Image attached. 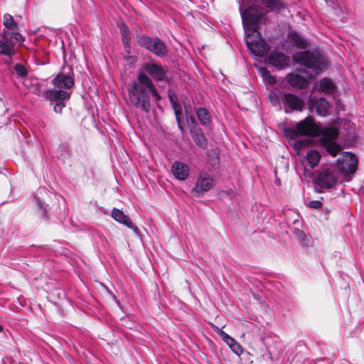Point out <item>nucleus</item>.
Instances as JSON below:
<instances>
[{
	"mask_svg": "<svg viewBox=\"0 0 364 364\" xmlns=\"http://www.w3.org/2000/svg\"><path fill=\"white\" fill-rule=\"evenodd\" d=\"M285 136L289 139H296L301 135L317 136L321 145L332 156H336L341 151V147L336 141L338 131L336 127H318L310 117L298 122L294 128L284 129Z\"/></svg>",
	"mask_w": 364,
	"mask_h": 364,
	"instance_id": "nucleus-1",
	"label": "nucleus"
},
{
	"mask_svg": "<svg viewBox=\"0 0 364 364\" xmlns=\"http://www.w3.org/2000/svg\"><path fill=\"white\" fill-rule=\"evenodd\" d=\"M129 102L144 112L151 109V96L159 102L161 97L152 80L145 73H140L137 80L129 83L128 87Z\"/></svg>",
	"mask_w": 364,
	"mask_h": 364,
	"instance_id": "nucleus-2",
	"label": "nucleus"
},
{
	"mask_svg": "<svg viewBox=\"0 0 364 364\" xmlns=\"http://www.w3.org/2000/svg\"><path fill=\"white\" fill-rule=\"evenodd\" d=\"M68 71L64 68L57 76L53 79L54 88L48 90L44 92V97L47 100L53 101H64L69 100L70 92L68 91L74 85L73 72L70 68H68Z\"/></svg>",
	"mask_w": 364,
	"mask_h": 364,
	"instance_id": "nucleus-3",
	"label": "nucleus"
},
{
	"mask_svg": "<svg viewBox=\"0 0 364 364\" xmlns=\"http://www.w3.org/2000/svg\"><path fill=\"white\" fill-rule=\"evenodd\" d=\"M293 58L295 62L312 69L316 75L321 73L327 65V60L323 55L308 50L295 53Z\"/></svg>",
	"mask_w": 364,
	"mask_h": 364,
	"instance_id": "nucleus-4",
	"label": "nucleus"
},
{
	"mask_svg": "<svg viewBox=\"0 0 364 364\" xmlns=\"http://www.w3.org/2000/svg\"><path fill=\"white\" fill-rule=\"evenodd\" d=\"M24 41V37L18 32L4 30L0 39V54L9 58L16 53V46H21Z\"/></svg>",
	"mask_w": 364,
	"mask_h": 364,
	"instance_id": "nucleus-5",
	"label": "nucleus"
},
{
	"mask_svg": "<svg viewBox=\"0 0 364 364\" xmlns=\"http://www.w3.org/2000/svg\"><path fill=\"white\" fill-rule=\"evenodd\" d=\"M137 43L159 57H164L168 50L164 42L159 38H151L147 36H139Z\"/></svg>",
	"mask_w": 364,
	"mask_h": 364,
	"instance_id": "nucleus-6",
	"label": "nucleus"
},
{
	"mask_svg": "<svg viewBox=\"0 0 364 364\" xmlns=\"http://www.w3.org/2000/svg\"><path fill=\"white\" fill-rule=\"evenodd\" d=\"M338 173L334 166H323L316 178L318 186L323 188H332L337 181Z\"/></svg>",
	"mask_w": 364,
	"mask_h": 364,
	"instance_id": "nucleus-7",
	"label": "nucleus"
},
{
	"mask_svg": "<svg viewBox=\"0 0 364 364\" xmlns=\"http://www.w3.org/2000/svg\"><path fill=\"white\" fill-rule=\"evenodd\" d=\"M358 161L355 156L349 152L343 153L342 157L338 159L335 166L337 173L344 174L353 173L357 168Z\"/></svg>",
	"mask_w": 364,
	"mask_h": 364,
	"instance_id": "nucleus-8",
	"label": "nucleus"
},
{
	"mask_svg": "<svg viewBox=\"0 0 364 364\" xmlns=\"http://www.w3.org/2000/svg\"><path fill=\"white\" fill-rule=\"evenodd\" d=\"M215 186V181L213 176L205 172H202L199 174L196 186L193 189V193L196 196H200L201 194L210 191Z\"/></svg>",
	"mask_w": 364,
	"mask_h": 364,
	"instance_id": "nucleus-9",
	"label": "nucleus"
},
{
	"mask_svg": "<svg viewBox=\"0 0 364 364\" xmlns=\"http://www.w3.org/2000/svg\"><path fill=\"white\" fill-rule=\"evenodd\" d=\"M144 70L155 80H165L166 70L160 64L149 62L144 65Z\"/></svg>",
	"mask_w": 364,
	"mask_h": 364,
	"instance_id": "nucleus-10",
	"label": "nucleus"
},
{
	"mask_svg": "<svg viewBox=\"0 0 364 364\" xmlns=\"http://www.w3.org/2000/svg\"><path fill=\"white\" fill-rule=\"evenodd\" d=\"M285 111L301 110L304 103L299 97L291 93L284 94L282 99Z\"/></svg>",
	"mask_w": 364,
	"mask_h": 364,
	"instance_id": "nucleus-11",
	"label": "nucleus"
},
{
	"mask_svg": "<svg viewBox=\"0 0 364 364\" xmlns=\"http://www.w3.org/2000/svg\"><path fill=\"white\" fill-rule=\"evenodd\" d=\"M288 46H292L296 49H306L308 47V41L295 31H291L287 41Z\"/></svg>",
	"mask_w": 364,
	"mask_h": 364,
	"instance_id": "nucleus-12",
	"label": "nucleus"
},
{
	"mask_svg": "<svg viewBox=\"0 0 364 364\" xmlns=\"http://www.w3.org/2000/svg\"><path fill=\"white\" fill-rule=\"evenodd\" d=\"M111 215L116 221L126 225L127 228L132 229L134 232L138 234L139 230L137 227L133 224L128 216H127L122 210L117 208H113Z\"/></svg>",
	"mask_w": 364,
	"mask_h": 364,
	"instance_id": "nucleus-13",
	"label": "nucleus"
},
{
	"mask_svg": "<svg viewBox=\"0 0 364 364\" xmlns=\"http://www.w3.org/2000/svg\"><path fill=\"white\" fill-rule=\"evenodd\" d=\"M171 171L178 180L183 181L189 176L188 166L181 161H175L171 166Z\"/></svg>",
	"mask_w": 364,
	"mask_h": 364,
	"instance_id": "nucleus-14",
	"label": "nucleus"
},
{
	"mask_svg": "<svg viewBox=\"0 0 364 364\" xmlns=\"http://www.w3.org/2000/svg\"><path fill=\"white\" fill-rule=\"evenodd\" d=\"M311 107L316 109L317 114L324 117L328 114L330 108L329 102L325 98L312 99L311 100Z\"/></svg>",
	"mask_w": 364,
	"mask_h": 364,
	"instance_id": "nucleus-15",
	"label": "nucleus"
},
{
	"mask_svg": "<svg viewBox=\"0 0 364 364\" xmlns=\"http://www.w3.org/2000/svg\"><path fill=\"white\" fill-rule=\"evenodd\" d=\"M269 60L271 65L279 69H282L289 63V58L282 53L272 54Z\"/></svg>",
	"mask_w": 364,
	"mask_h": 364,
	"instance_id": "nucleus-16",
	"label": "nucleus"
},
{
	"mask_svg": "<svg viewBox=\"0 0 364 364\" xmlns=\"http://www.w3.org/2000/svg\"><path fill=\"white\" fill-rule=\"evenodd\" d=\"M190 132L193 141L197 144V146H200L203 149H205L208 146V139L203 134L202 129L199 128L197 129H193L192 132Z\"/></svg>",
	"mask_w": 364,
	"mask_h": 364,
	"instance_id": "nucleus-17",
	"label": "nucleus"
},
{
	"mask_svg": "<svg viewBox=\"0 0 364 364\" xmlns=\"http://www.w3.org/2000/svg\"><path fill=\"white\" fill-rule=\"evenodd\" d=\"M289 84L298 89H303L307 87L308 82L306 79L298 74L291 73L287 76Z\"/></svg>",
	"mask_w": 364,
	"mask_h": 364,
	"instance_id": "nucleus-18",
	"label": "nucleus"
},
{
	"mask_svg": "<svg viewBox=\"0 0 364 364\" xmlns=\"http://www.w3.org/2000/svg\"><path fill=\"white\" fill-rule=\"evenodd\" d=\"M196 114L197 117L202 126L208 127L211 124V117L205 108L200 107L197 109Z\"/></svg>",
	"mask_w": 364,
	"mask_h": 364,
	"instance_id": "nucleus-19",
	"label": "nucleus"
},
{
	"mask_svg": "<svg viewBox=\"0 0 364 364\" xmlns=\"http://www.w3.org/2000/svg\"><path fill=\"white\" fill-rule=\"evenodd\" d=\"M319 90L322 93L331 95L335 92L336 86L331 80L324 77L320 81Z\"/></svg>",
	"mask_w": 364,
	"mask_h": 364,
	"instance_id": "nucleus-20",
	"label": "nucleus"
},
{
	"mask_svg": "<svg viewBox=\"0 0 364 364\" xmlns=\"http://www.w3.org/2000/svg\"><path fill=\"white\" fill-rule=\"evenodd\" d=\"M306 158L308 165L313 168L318 164L321 155L318 151L311 149L307 152Z\"/></svg>",
	"mask_w": 364,
	"mask_h": 364,
	"instance_id": "nucleus-21",
	"label": "nucleus"
},
{
	"mask_svg": "<svg viewBox=\"0 0 364 364\" xmlns=\"http://www.w3.org/2000/svg\"><path fill=\"white\" fill-rule=\"evenodd\" d=\"M225 338L223 341L230 346L232 350L237 355H240L242 353V349L241 346L235 341L231 336L229 335L224 336Z\"/></svg>",
	"mask_w": 364,
	"mask_h": 364,
	"instance_id": "nucleus-22",
	"label": "nucleus"
},
{
	"mask_svg": "<svg viewBox=\"0 0 364 364\" xmlns=\"http://www.w3.org/2000/svg\"><path fill=\"white\" fill-rule=\"evenodd\" d=\"M4 26L10 30L14 31L17 28L18 24L14 20L13 16L9 14H6L4 16Z\"/></svg>",
	"mask_w": 364,
	"mask_h": 364,
	"instance_id": "nucleus-23",
	"label": "nucleus"
},
{
	"mask_svg": "<svg viewBox=\"0 0 364 364\" xmlns=\"http://www.w3.org/2000/svg\"><path fill=\"white\" fill-rule=\"evenodd\" d=\"M119 28L124 45L126 47H129L130 36L127 26L124 23H122Z\"/></svg>",
	"mask_w": 364,
	"mask_h": 364,
	"instance_id": "nucleus-24",
	"label": "nucleus"
},
{
	"mask_svg": "<svg viewBox=\"0 0 364 364\" xmlns=\"http://www.w3.org/2000/svg\"><path fill=\"white\" fill-rule=\"evenodd\" d=\"M260 73L262 77L266 80L267 83L270 85L275 84L277 81L275 77L270 75L266 68H261Z\"/></svg>",
	"mask_w": 364,
	"mask_h": 364,
	"instance_id": "nucleus-25",
	"label": "nucleus"
},
{
	"mask_svg": "<svg viewBox=\"0 0 364 364\" xmlns=\"http://www.w3.org/2000/svg\"><path fill=\"white\" fill-rule=\"evenodd\" d=\"M186 112L187 114V122L190 128V132H192L193 129H197L200 128L198 125V124L196 122V119L193 115L188 116V109L186 107Z\"/></svg>",
	"mask_w": 364,
	"mask_h": 364,
	"instance_id": "nucleus-26",
	"label": "nucleus"
},
{
	"mask_svg": "<svg viewBox=\"0 0 364 364\" xmlns=\"http://www.w3.org/2000/svg\"><path fill=\"white\" fill-rule=\"evenodd\" d=\"M14 70L16 71V74L20 77H24L27 75V70L26 68L21 64H16L14 66Z\"/></svg>",
	"mask_w": 364,
	"mask_h": 364,
	"instance_id": "nucleus-27",
	"label": "nucleus"
},
{
	"mask_svg": "<svg viewBox=\"0 0 364 364\" xmlns=\"http://www.w3.org/2000/svg\"><path fill=\"white\" fill-rule=\"evenodd\" d=\"M174 110V113L176 115V122H179L181 120L182 117V108L180 104L173 105V107H172Z\"/></svg>",
	"mask_w": 364,
	"mask_h": 364,
	"instance_id": "nucleus-28",
	"label": "nucleus"
},
{
	"mask_svg": "<svg viewBox=\"0 0 364 364\" xmlns=\"http://www.w3.org/2000/svg\"><path fill=\"white\" fill-rule=\"evenodd\" d=\"M58 102L54 106V111L56 113H60L65 105L63 101H57Z\"/></svg>",
	"mask_w": 364,
	"mask_h": 364,
	"instance_id": "nucleus-29",
	"label": "nucleus"
},
{
	"mask_svg": "<svg viewBox=\"0 0 364 364\" xmlns=\"http://www.w3.org/2000/svg\"><path fill=\"white\" fill-rule=\"evenodd\" d=\"M322 206V203L319 200H312L309 203V207L314 209H319Z\"/></svg>",
	"mask_w": 364,
	"mask_h": 364,
	"instance_id": "nucleus-30",
	"label": "nucleus"
},
{
	"mask_svg": "<svg viewBox=\"0 0 364 364\" xmlns=\"http://www.w3.org/2000/svg\"><path fill=\"white\" fill-rule=\"evenodd\" d=\"M213 327L214 330L215 331V332H217L220 336V337L222 338L223 340L225 338L224 336L228 335V333L224 332L222 329H220L218 326L213 325Z\"/></svg>",
	"mask_w": 364,
	"mask_h": 364,
	"instance_id": "nucleus-31",
	"label": "nucleus"
},
{
	"mask_svg": "<svg viewBox=\"0 0 364 364\" xmlns=\"http://www.w3.org/2000/svg\"><path fill=\"white\" fill-rule=\"evenodd\" d=\"M269 99L273 104H277L279 101V97L275 92H272L269 94Z\"/></svg>",
	"mask_w": 364,
	"mask_h": 364,
	"instance_id": "nucleus-32",
	"label": "nucleus"
},
{
	"mask_svg": "<svg viewBox=\"0 0 364 364\" xmlns=\"http://www.w3.org/2000/svg\"><path fill=\"white\" fill-rule=\"evenodd\" d=\"M168 97H169L170 102L171 103L172 107H173V105H175V104H179L178 102H177L175 100V99H174L173 96V95H171V94H169Z\"/></svg>",
	"mask_w": 364,
	"mask_h": 364,
	"instance_id": "nucleus-33",
	"label": "nucleus"
},
{
	"mask_svg": "<svg viewBox=\"0 0 364 364\" xmlns=\"http://www.w3.org/2000/svg\"><path fill=\"white\" fill-rule=\"evenodd\" d=\"M178 129L181 130V132L183 133L184 132V128L182 124V121L177 122Z\"/></svg>",
	"mask_w": 364,
	"mask_h": 364,
	"instance_id": "nucleus-34",
	"label": "nucleus"
},
{
	"mask_svg": "<svg viewBox=\"0 0 364 364\" xmlns=\"http://www.w3.org/2000/svg\"><path fill=\"white\" fill-rule=\"evenodd\" d=\"M3 331V326L0 324V332Z\"/></svg>",
	"mask_w": 364,
	"mask_h": 364,
	"instance_id": "nucleus-35",
	"label": "nucleus"
}]
</instances>
